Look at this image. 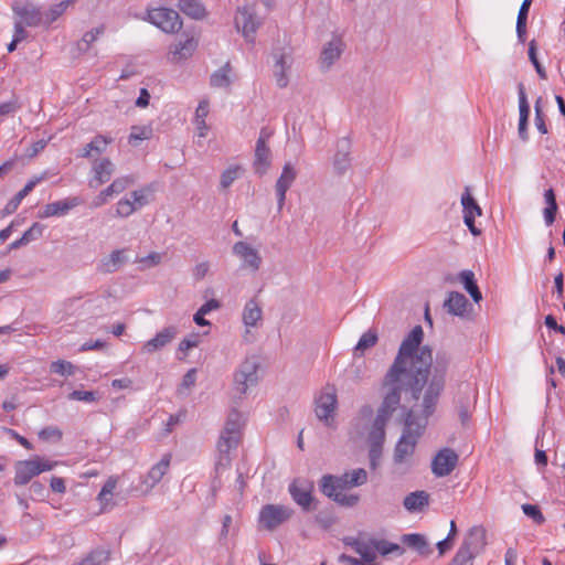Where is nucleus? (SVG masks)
I'll return each instance as SVG.
<instances>
[{"mask_svg":"<svg viewBox=\"0 0 565 565\" xmlns=\"http://www.w3.org/2000/svg\"><path fill=\"white\" fill-rule=\"evenodd\" d=\"M428 499L425 491H415L405 497L404 507L411 512L417 511L428 504Z\"/></svg>","mask_w":565,"mask_h":565,"instance_id":"4c0bfd02","label":"nucleus"},{"mask_svg":"<svg viewBox=\"0 0 565 565\" xmlns=\"http://www.w3.org/2000/svg\"><path fill=\"white\" fill-rule=\"evenodd\" d=\"M244 424L245 417L242 413L235 409L230 412L217 441L218 457L215 462L216 473L230 467L232 461L230 454L232 450L236 449L241 443Z\"/></svg>","mask_w":565,"mask_h":565,"instance_id":"20e7f679","label":"nucleus"},{"mask_svg":"<svg viewBox=\"0 0 565 565\" xmlns=\"http://www.w3.org/2000/svg\"><path fill=\"white\" fill-rule=\"evenodd\" d=\"M50 371L61 376H72L75 374L76 366L66 360H56L50 364Z\"/></svg>","mask_w":565,"mask_h":565,"instance_id":"3c124183","label":"nucleus"},{"mask_svg":"<svg viewBox=\"0 0 565 565\" xmlns=\"http://www.w3.org/2000/svg\"><path fill=\"white\" fill-rule=\"evenodd\" d=\"M152 128L150 126H132L128 137V142L137 147L141 141L152 137Z\"/></svg>","mask_w":565,"mask_h":565,"instance_id":"37998d69","label":"nucleus"},{"mask_svg":"<svg viewBox=\"0 0 565 565\" xmlns=\"http://www.w3.org/2000/svg\"><path fill=\"white\" fill-rule=\"evenodd\" d=\"M345 49V43L340 35H333L330 41L322 45L318 60L319 68L328 72L340 60Z\"/></svg>","mask_w":565,"mask_h":565,"instance_id":"9b49d317","label":"nucleus"},{"mask_svg":"<svg viewBox=\"0 0 565 565\" xmlns=\"http://www.w3.org/2000/svg\"><path fill=\"white\" fill-rule=\"evenodd\" d=\"M134 183V179L131 177H120L115 179L107 188H105V194H108L110 198L122 193L128 186Z\"/></svg>","mask_w":565,"mask_h":565,"instance_id":"09e8293b","label":"nucleus"},{"mask_svg":"<svg viewBox=\"0 0 565 565\" xmlns=\"http://www.w3.org/2000/svg\"><path fill=\"white\" fill-rule=\"evenodd\" d=\"M367 471L363 468L345 471L341 476L324 475L320 480V491L343 507H355L360 502V495L348 490L361 487L367 482Z\"/></svg>","mask_w":565,"mask_h":565,"instance_id":"f03ea898","label":"nucleus"},{"mask_svg":"<svg viewBox=\"0 0 565 565\" xmlns=\"http://www.w3.org/2000/svg\"><path fill=\"white\" fill-rule=\"evenodd\" d=\"M105 28L99 25L84 33L82 39L77 42V49L81 52H87L90 45L104 33Z\"/></svg>","mask_w":565,"mask_h":565,"instance_id":"a18cd8bd","label":"nucleus"},{"mask_svg":"<svg viewBox=\"0 0 565 565\" xmlns=\"http://www.w3.org/2000/svg\"><path fill=\"white\" fill-rule=\"evenodd\" d=\"M127 249H115L107 257L103 258L99 265L102 273H115L117 271L128 258L126 255Z\"/></svg>","mask_w":565,"mask_h":565,"instance_id":"c85d7f7f","label":"nucleus"},{"mask_svg":"<svg viewBox=\"0 0 565 565\" xmlns=\"http://www.w3.org/2000/svg\"><path fill=\"white\" fill-rule=\"evenodd\" d=\"M532 0H523L516 19V33L518 36L523 41L526 33V20Z\"/></svg>","mask_w":565,"mask_h":565,"instance_id":"49530a36","label":"nucleus"},{"mask_svg":"<svg viewBox=\"0 0 565 565\" xmlns=\"http://www.w3.org/2000/svg\"><path fill=\"white\" fill-rule=\"evenodd\" d=\"M107 299L105 295H95L92 296L88 300H86L83 306L86 307L87 310L98 309V311H102V303Z\"/></svg>","mask_w":565,"mask_h":565,"instance_id":"69168bd1","label":"nucleus"},{"mask_svg":"<svg viewBox=\"0 0 565 565\" xmlns=\"http://www.w3.org/2000/svg\"><path fill=\"white\" fill-rule=\"evenodd\" d=\"M20 109V104L17 98L0 104V116H7Z\"/></svg>","mask_w":565,"mask_h":565,"instance_id":"0e129e2a","label":"nucleus"},{"mask_svg":"<svg viewBox=\"0 0 565 565\" xmlns=\"http://www.w3.org/2000/svg\"><path fill=\"white\" fill-rule=\"evenodd\" d=\"M313 483L307 479H295L289 484V493L294 501L305 511L312 510Z\"/></svg>","mask_w":565,"mask_h":565,"instance_id":"2eb2a0df","label":"nucleus"},{"mask_svg":"<svg viewBox=\"0 0 565 565\" xmlns=\"http://www.w3.org/2000/svg\"><path fill=\"white\" fill-rule=\"evenodd\" d=\"M233 254L239 258L241 268L250 273H257L263 264V257L259 250L244 241L236 242L233 245Z\"/></svg>","mask_w":565,"mask_h":565,"instance_id":"9d476101","label":"nucleus"},{"mask_svg":"<svg viewBox=\"0 0 565 565\" xmlns=\"http://www.w3.org/2000/svg\"><path fill=\"white\" fill-rule=\"evenodd\" d=\"M351 143L347 138H342L337 143V152L333 158V167L337 173L343 174L351 167L350 158Z\"/></svg>","mask_w":565,"mask_h":565,"instance_id":"393cba45","label":"nucleus"},{"mask_svg":"<svg viewBox=\"0 0 565 565\" xmlns=\"http://www.w3.org/2000/svg\"><path fill=\"white\" fill-rule=\"evenodd\" d=\"M82 201L77 196L66 198L46 204L38 214L40 218H49L54 216H64L74 207L81 205Z\"/></svg>","mask_w":565,"mask_h":565,"instance_id":"6ab92c4d","label":"nucleus"},{"mask_svg":"<svg viewBox=\"0 0 565 565\" xmlns=\"http://www.w3.org/2000/svg\"><path fill=\"white\" fill-rule=\"evenodd\" d=\"M232 68L230 63H226L223 67L217 70L211 75V85L216 88H227L230 87Z\"/></svg>","mask_w":565,"mask_h":565,"instance_id":"a19ab883","label":"nucleus"},{"mask_svg":"<svg viewBox=\"0 0 565 565\" xmlns=\"http://www.w3.org/2000/svg\"><path fill=\"white\" fill-rule=\"evenodd\" d=\"M291 509L280 504H266L259 512V525L268 531H273L290 519Z\"/></svg>","mask_w":565,"mask_h":565,"instance_id":"1a4fd4ad","label":"nucleus"},{"mask_svg":"<svg viewBox=\"0 0 565 565\" xmlns=\"http://www.w3.org/2000/svg\"><path fill=\"white\" fill-rule=\"evenodd\" d=\"M263 311L259 303L255 299L246 302L243 310V322L246 327H256L262 320Z\"/></svg>","mask_w":565,"mask_h":565,"instance_id":"72a5a7b5","label":"nucleus"},{"mask_svg":"<svg viewBox=\"0 0 565 565\" xmlns=\"http://www.w3.org/2000/svg\"><path fill=\"white\" fill-rule=\"evenodd\" d=\"M458 455L450 448L441 449L431 461V471L436 477L449 476L456 468Z\"/></svg>","mask_w":565,"mask_h":565,"instance_id":"f3484780","label":"nucleus"},{"mask_svg":"<svg viewBox=\"0 0 565 565\" xmlns=\"http://www.w3.org/2000/svg\"><path fill=\"white\" fill-rule=\"evenodd\" d=\"M44 178L39 177L34 178L23 186L4 206L3 214L9 215L17 211L22 200L35 188L38 183H40Z\"/></svg>","mask_w":565,"mask_h":565,"instance_id":"c756f323","label":"nucleus"},{"mask_svg":"<svg viewBox=\"0 0 565 565\" xmlns=\"http://www.w3.org/2000/svg\"><path fill=\"white\" fill-rule=\"evenodd\" d=\"M270 136V131L262 129L259 138L256 141L254 169L259 175L265 174L271 163V151L267 145Z\"/></svg>","mask_w":565,"mask_h":565,"instance_id":"4468645a","label":"nucleus"},{"mask_svg":"<svg viewBox=\"0 0 565 565\" xmlns=\"http://www.w3.org/2000/svg\"><path fill=\"white\" fill-rule=\"evenodd\" d=\"M461 544L478 556L484 551L488 544L486 529L482 525L472 526L465 535Z\"/></svg>","mask_w":565,"mask_h":565,"instance_id":"aec40b11","label":"nucleus"},{"mask_svg":"<svg viewBox=\"0 0 565 565\" xmlns=\"http://www.w3.org/2000/svg\"><path fill=\"white\" fill-rule=\"evenodd\" d=\"M179 8L184 14L193 19L205 17V9L200 0H180Z\"/></svg>","mask_w":565,"mask_h":565,"instance_id":"ea45409f","label":"nucleus"},{"mask_svg":"<svg viewBox=\"0 0 565 565\" xmlns=\"http://www.w3.org/2000/svg\"><path fill=\"white\" fill-rule=\"evenodd\" d=\"M178 334V329L173 326H169L159 331L152 339L143 344V351L147 353H153L168 343H170Z\"/></svg>","mask_w":565,"mask_h":565,"instance_id":"5701e85b","label":"nucleus"},{"mask_svg":"<svg viewBox=\"0 0 565 565\" xmlns=\"http://www.w3.org/2000/svg\"><path fill=\"white\" fill-rule=\"evenodd\" d=\"M39 437L42 440H60L62 438V431L57 427L49 426L39 433Z\"/></svg>","mask_w":565,"mask_h":565,"instance_id":"680f3d73","label":"nucleus"},{"mask_svg":"<svg viewBox=\"0 0 565 565\" xmlns=\"http://www.w3.org/2000/svg\"><path fill=\"white\" fill-rule=\"evenodd\" d=\"M135 213L134 206L130 204L128 196L120 199L116 204L115 215L126 218Z\"/></svg>","mask_w":565,"mask_h":565,"instance_id":"5fc2aeb1","label":"nucleus"},{"mask_svg":"<svg viewBox=\"0 0 565 565\" xmlns=\"http://www.w3.org/2000/svg\"><path fill=\"white\" fill-rule=\"evenodd\" d=\"M377 342V334L374 330H369L364 332L360 340L358 341L354 353L359 355H363L364 351L373 348Z\"/></svg>","mask_w":565,"mask_h":565,"instance_id":"8fccbe9b","label":"nucleus"},{"mask_svg":"<svg viewBox=\"0 0 565 565\" xmlns=\"http://www.w3.org/2000/svg\"><path fill=\"white\" fill-rule=\"evenodd\" d=\"M461 205L463 212V222L469 228L470 233L473 236L481 235V230L475 225V218L476 216L482 215V210L477 201L472 198L468 186L465 189V192L461 195Z\"/></svg>","mask_w":565,"mask_h":565,"instance_id":"dca6fc26","label":"nucleus"},{"mask_svg":"<svg viewBox=\"0 0 565 565\" xmlns=\"http://www.w3.org/2000/svg\"><path fill=\"white\" fill-rule=\"evenodd\" d=\"M161 255L159 253H150L146 257H141L138 259V263L141 264V268H150L159 265L161 263Z\"/></svg>","mask_w":565,"mask_h":565,"instance_id":"e2e57ef3","label":"nucleus"},{"mask_svg":"<svg viewBox=\"0 0 565 565\" xmlns=\"http://www.w3.org/2000/svg\"><path fill=\"white\" fill-rule=\"evenodd\" d=\"M475 557L476 555L461 544L454 558L447 565H472Z\"/></svg>","mask_w":565,"mask_h":565,"instance_id":"603ef678","label":"nucleus"},{"mask_svg":"<svg viewBox=\"0 0 565 565\" xmlns=\"http://www.w3.org/2000/svg\"><path fill=\"white\" fill-rule=\"evenodd\" d=\"M375 553L381 554L382 556L395 554L402 555L404 553V548L396 544L388 542L386 540L375 539Z\"/></svg>","mask_w":565,"mask_h":565,"instance_id":"de8ad7c7","label":"nucleus"},{"mask_svg":"<svg viewBox=\"0 0 565 565\" xmlns=\"http://www.w3.org/2000/svg\"><path fill=\"white\" fill-rule=\"evenodd\" d=\"M117 487V478L110 477L104 483L100 492L97 495V501L100 505V512H108L116 505L114 501V491Z\"/></svg>","mask_w":565,"mask_h":565,"instance_id":"bb28decb","label":"nucleus"},{"mask_svg":"<svg viewBox=\"0 0 565 565\" xmlns=\"http://www.w3.org/2000/svg\"><path fill=\"white\" fill-rule=\"evenodd\" d=\"M111 141V138L98 135L83 148V152L81 156L83 158H93L99 156L106 150L107 146Z\"/></svg>","mask_w":565,"mask_h":565,"instance_id":"473e14b6","label":"nucleus"},{"mask_svg":"<svg viewBox=\"0 0 565 565\" xmlns=\"http://www.w3.org/2000/svg\"><path fill=\"white\" fill-rule=\"evenodd\" d=\"M296 177L297 172L295 168L290 163H286L275 185L279 211L282 209L285 204L286 193L294 183V181L296 180Z\"/></svg>","mask_w":565,"mask_h":565,"instance_id":"4be33fe9","label":"nucleus"},{"mask_svg":"<svg viewBox=\"0 0 565 565\" xmlns=\"http://www.w3.org/2000/svg\"><path fill=\"white\" fill-rule=\"evenodd\" d=\"M529 58L532 62L533 66L535 67V71H536L537 75L542 79H546V77H547L546 71H545V68L541 65V63L537 60L536 46H535V42L534 41H531V43L529 45Z\"/></svg>","mask_w":565,"mask_h":565,"instance_id":"6e6d98bb","label":"nucleus"},{"mask_svg":"<svg viewBox=\"0 0 565 565\" xmlns=\"http://www.w3.org/2000/svg\"><path fill=\"white\" fill-rule=\"evenodd\" d=\"M13 11L29 26H36L42 22L40 9L32 3L17 4L13 7Z\"/></svg>","mask_w":565,"mask_h":565,"instance_id":"cd10ccee","label":"nucleus"},{"mask_svg":"<svg viewBox=\"0 0 565 565\" xmlns=\"http://www.w3.org/2000/svg\"><path fill=\"white\" fill-rule=\"evenodd\" d=\"M43 230L44 226L42 224L33 223V225L29 230H26L19 239L12 242L9 245V248L17 249L32 241L40 238L43 234Z\"/></svg>","mask_w":565,"mask_h":565,"instance_id":"c9c22d12","label":"nucleus"},{"mask_svg":"<svg viewBox=\"0 0 565 565\" xmlns=\"http://www.w3.org/2000/svg\"><path fill=\"white\" fill-rule=\"evenodd\" d=\"M522 511L524 512L525 515L531 518L535 523L541 524L544 522V516L536 505L527 504V503L523 504Z\"/></svg>","mask_w":565,"mask_h":565,"instance_id":"bf43d9fd","label":"nucleus"},{"mask_svg":"<svg viewBox=\"0 0 565 565\" xmlns=\"http://www.w3.org/2000/svg\"><path fill=\"white\" fill-rule=\"evenodd\" d=\"M210 270V264L207 262L199 263L194 266L192 273L196 280L203 279Z\"/></svg>","mask_w":565,"mask_h":565,"instance_id":"338daca9","label":"nucleus"},{"mask_svg":"<svg viewBox=\"0 0 565 565\" xmlns=\"http://www.w3.org/2000/svg\"><path fill=\"white\" fill-rule=\"evenodd\" d=\"M115 172V164L109 158L97 159L93 162V177L88 181L92 189H97L102 184L107 183Z\"/></svg>","mask_w":565,"mask_h":565,"instance_id":"a211bd4d","label":"nucleus"},{"mask_svg":"<svg viewBox=\"0 0 565 565\" xmlns=\"http://www.w3.org/2000/svg\"><path fill=\"white\" fill-rule=\"evenodd\" d=\"M108 561L109 552L104 548H96L72 565H106Z\"/></svg>","mask_w":565,"mask_h":565,"instance_id":"e433bc0d","label":"nucleus"},{"mask_svg":"<svg viewBox=\"0 0 565 565\" xmlns=\"http://www.w3.org/2000/svg\"><path fill=\"white\" fill-rule=\"evenodd\" d=\"M56 465V461H50L41 457L19 461L15 465L14 483L20 486L26 484L33 477L54 469Z\"/></svg>","mask_w":565,"mask_h":565,"instance_id":"423d86ee","label":"nucleus"},{"mask_svg":"<svg viewBox=\"0 0 565 565\" xmlns=\"http://www.w3.org/2000/svg\"><path fill=\"white\" fill-rule=\"evenodd\" d=\"M423 339V328L415 326L402 341L393 363L382 379L384 394L376 415L371 406L365 405L351 422L350 436L354 440H366L372 469L377 467L382 457L385 426L401 404L402 392L409 393L416 402L422 397V407L427 415L433 414L445 388L451 354L438 351L433 363L431 349L422 345Z\"/></svg>","mask_w":565,"mask_h":565,"instance_id":"f257e3e1","label":"nucleus"},{"mask_svg":"<svg viewBox=\"0 0 565 565\" xmlns=\"http://www.w3.org/2000/svg\"><path fill=\"white\" fill-rule=\"evenodd\" d=\"M468 307V299L458 291H450L444 302V308L447 312L457 317H463L467 313Z\"/></svg>","mask_w":565,"mask_h":565,"instance_id":"a878e982","label":"nucleus"},{"mask_svg":"<svg viewBox=\"0 0 565 565\" xmlns=\"http://www.w3.org/2000/svg\"><path fill=\"white\" fill-rule=\"evenodd\" d=\"M402 541L404 544L415 550L420 555L427 556L431 553L429 544L427 543L425 536L422 534H405L403 535Z\"/></svg>","mask_w":565,"mask_h":565,"instance_id":"f704fd0d","label":"nucleus"},{"mask_svg":"<svg viewBox=\"0 0 565 565\" xmlns=\"http://www.w3.org/2000/svg\"><path fill=\"white\" fill-rule=\"evenodd\" d=\"M235 25L248 42H254L256 30L260 25L259 19L256 17L254 7L244 6L237 9L235 15Z\"/></svg>","mask_w":565,"mask_h":565,"instance_id":"ddd939ff","label":"nucleus"},{"mask_svg":"<svg viewBox=\"0 0 565 565\" xmlns=\"http://www.w3.org/2000/svg\"><path fill=\"white\" fill-rule=\"evenodd\" d=\"M259 361L256 356L246 358L233 374V391L239 397L245 396L249 390L259 382Z\"/></svg>","mask_w":565,"mask_h":565,"instance_id":"39448f33","label":"nucleus"},{"mask_svg":"<svg viewBox=\"0 0 565 565\" xmlns=\"http://www.w3.org/2000/svg\"><path fill=\"white\" fill-rule=\"evenodd\" d=\"M76 0H63L56 4H53L44 14V22L51 24L56 21L70 6L75 3Z\"/></svg>","mask_w":565,"mask_h":565,"instance_id":"c03bdc74","label":"nucleus"},{"mask_svg":"<svg viewBox=\"0 0 565 565\" xmlns=\"http://www.w3.org/2000/svg\"><path fill=\"white\" fill-rule=\"evenodd\" d=\"M171 459V454H164L161 459L149 469L142 479V483L147 489H153L162 480L169 471Z\"/></svg>","mask_w":565,"mask_h":565,"instance_id":"412c9836","label":"nucleus"},{"mask_svg":"<svg viewBox=\"0 0 565 565\" xmlns=\"http://www.w3.org/2000/svg\"><path fill=\"white\" fill-rule=\"evenodd\" d=\"M276 72H275V76H276V82H277V85L279 87H286L287 84H288V78H287V75H286V66H285V61H284V56H280L277 62H276Z\"/></svg>","mask_w":565,"mask_h":565,"instance_id":"4d7b16f0","label":"nucleus"},{"mask_svg":"<svg viewBox=\"0 0 565 565\" xmlns=\"http://www.w3.org/2000/svg\"><path fill=\"white\" fill-rule=\"evenodd\" d=\"M544 200L546 203V207L543 211L544 221L546 225H552L555 221V214L557 211V203L555 199V193L553 189H547L544 192Z\"/></svg>","mask_w":565,"mask_h":565,"instance_id":"79ce46f5","label":"nucleus"},{"mask_svg":"<svg viewBox=\"0 0 565 565\" xmlns=\"http://www.w3.org/2000/svg\"><path fill=\"white\" fill-rule=\"evenodd\" d=\"M338 405L337 390L327 385L316 399V416L328 427H334V414Z\"/></svg>","mask_w":565,"mask_h":565,"instance_id":"0eeeda50","label":"nucleus"},{"mask_svg":"<svg viewBox=\"0 0 565 565\" xmlns=\"http://www.w3.org/2000/svg\"><path fill=\"white\" fill-rule=\"evenodd\" d=\"M541 100H542V98L539 97L537 100L535 102V126L541 134L545 135V134H547V127L544 121V115H543V110L541 107Z\"/></svg>","mask_w":565,"mask_h":565,"instance_id":"13d9d810","label":"nucleus"},{"mask_svg":"<svg viewBox=\"0 0 565 565\" xmlns=\"http://www.w3.org/2000/svg\"><path fill=\"white\" fill-rule=\"evenodd\" d=\"M431 414L426 415L424 407L419 416H416L413 409L407 413L403 434L394 449L393 461L395 465L409 466L411 458L415 452L418 439L420 438L427 425V418Z\"/></svg>","mask_w":565,"mask_h":565,"instance_id":"7ed1b4c3","label":"nucleus"},{"mask_svg":"<svg viewBox=\"0 0 565 565\" xmlns=\"http://www.w3.org/2000/svg\"><path fill=\"white\" fill-rule=\"evenodd\" d=\"M152 191L150 188H141L135 190L128 196L130 204L134 206V211L142 209L150 203Z\"/></svg>","mask_w":565,"mask_h":565,"instance_id":"58836bf2","label":"nucleus"},{"mask_svg":"<svg viewBox=\"0 0 565 565\" xmlns=\"http://www.w3.org/2000/svg\"><path fill=\"white\" fill-rule=\"evenodd\" d=\"M207 115H209V102L207 100H201L199 103V106H198L196 110H195L194 121L205 120Z\"/></svg>","mask_w":565,"mask_h":565,"instance_id":"774afa93","label":"nucleus"},{"mask_svg":"<svg viewBox=\"0 0 565 565\" xmlns=\"http://www.w3.org/2000/svg\"><path fill=\"white\" fill-rule=\"evenodd\" d=\"M519 90V136L523 141H526L529 139L527 134V121H529V115H530V105L527 102V97L525 94V88L522 83L518 86Z\"/></svg>","mask_w":565,"mask_h":565,"instance_id":"b1692460","label":"nucleus"},{"mask_svg":"<svg viewBox=\"0 0 565 565\" xmlns=\"http://www.w3.org/2000/svg\"><path fill=\"white\" fill-rule=\"evenodd\" d=\"M343 543L345 546L359 554L365 563L375 565V537L365 533H360L356 536L344 537Z\"/></svg>","mask_w":565,"mask_h":565,"instance_id":"6e6552de","label":"nucleus"},{"mask_svg":"<svg viewBox=\"0 0 565 565\" xmlns=\"http://www.w3.org/2000/svg\"><path fill=\"white\" fill-rule=\"evenodd\" d=\"M196 41L193 38H186L170 47L169 53L173 61H181L190 57L196 49Z\"/></svg>","mask_w":565,"mask_h":565,"instance_id":"7c9ffc66","label":"nucleus"},{"mask_svg":"<svg viewBox=\"0 0 565 565\" xmlns=\"http://www.w3.org/2000/svg\"><path fill=\"white\" fill-rule=\"evenodd\" d=\"M242 168L239 166H231L221 174V188L227 189L241 175Z\"/></svg>","mask_w":565,"mask_h":565,"instance_id":"864d4df0","label":"nucleus"},{"mask_svg":"<svg viewBox=\"0 0 565 565\" xmlns=\"http://www.w3.org/2000/svg\"><path fill=\"white\" fill-rule=\"evenodd\" d=\"M458 279L463 285V288L471 296L475 302L478 303L482 300V294L476 284L473 271L468 269L462 270L459 273Z\"/></svg>","mask_w":565,"mask_h":565,"instance_id":"2f4dec72","label":"nucleus"},{"mask_svg":"<svg viewBox=\"0 0 565 565\" xmlns=\"http://www.w3.org/2000/svg\"><path fill=\"white\" fill-rule=\"evenodd\" d=\"M149 21L167 33L178 32L182 28L179 13L172 9L156 8L149 11Z\"/></svg>","mask_w":565,"mask_h":565,"instance_id":"f8f14e48","label":"nucleus"},{"mask_svg":"<svg viewBox=\"0 0 565 565\" xmlns=\"http://www.w3.org/2000/svg\"><path fill=\"white\" fill-rule=\"evenodd\" d=\"M68 399L79 401V402H85V403H93V402L96 401V395L92 391H79V390H76V391H73L68 395Z\"/></svg>","mask_w":565,"mask_h":565,"instance_id":"052dcab7","label":"nucleus"}]
</instances>
